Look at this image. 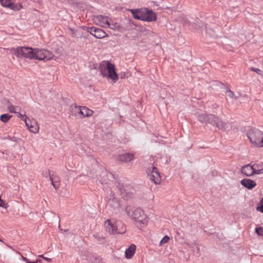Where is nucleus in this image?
<instances>
[{"instance_id": "obj_1", "label": "nucleus", "mask_w": 263, "mask_h": 263, "mask_svg": "<svg viewBox=\"0 0 263 263\" xmlns=\"http://www.w3.org/2000/svg\"><path fill=\"white\" fill-rule=\"evenodd\" d=\"M13 50L15 55L20 58L24 57L40 61L49 60L52 58V54L49 51L42 49L19 47Z\"/></svg>"}, {"instance_id": "obj_15", "label": "nucleus", "mask_w": 263, "mask_h": 263, "mask_svg": "<svg viewBox=\"0 0 263 263\" xmlns=\"http://www.w3.org/2000/svg\"><path fill=\"white\" fill-rule=\"evenodd\" d=\"M240 182L242 186L249 190L252 189L256 185V183L255 181L248 178L241 180Z\"/></svg>"}, {"instance_id": "obj_3", "label": "nucleus", "mask_w": 263, "mask_h": 263, "mask_svg": "<svg viewBox=\"0 0 263 263\" xmlns=\"http://www.w3.org/2000/svg\"><path fill=\"white\" fill-rule=\"evenodd\" d=\"M99 70L103 77H108L115 82L118 80L115 65L109 61H102L100 63Z\"/></svg>"}, {"instance_id": "obj_27", "label": "nucleus", "mask_w": 263, "mask_h": 263, "mask_svg": "<svg viewBox=\"0 0 263 263\" xmlns=\"http://www.w3.org/2000/svg\"><path fill=\"white\" fill-rule=\"evenodd\" d=\"M256 210L257 211L263 213V198L261 199V201L259 203V205L256 208Z\"/></svg>"}, {"instance_id": "obj_23", "label": "nucleus", "mask_w": 263, "mask_h": 263, "mask_svg": "<svg viewBox=\"0 0 263 263\" xmlns=\"http://www.w3.org/2000/svg\"><path fill=\"white\" fill-rule=\"evenodd\" d=\"M254 174H261L263 173V167L259 164H254L252 165Z\"/></svg>"}, {"instance_id": "obj_37", "label": "nucleus", "mask_w": 263, "mask_h": 263, "mask_svg": "<svg viewBox=\"0 0 263 263\" xmlns=\"http://www.w3.org/2000/svg\"><path fill=\"white\" fill-rule=\"evenodd\" d=\"M197 249L199 251V248L198 246H197Z\"/></svg>"}, {"instance_id": "obj_29", "label": "nucleus", "mask_w": 263, "mask_h": 263, "mask_svg": "<svg viewBox=\"0 0 263 263\" xmlns=\"http://www.w3.org/2000/svg\"><path fill=\"white\" fill-rule=\"evenodd\" d=\"M18 117L21 118L22 120H23L25 123L28 120L27 119V117L25 115H22L20 112L17 113Z\"/></svg>"}, {"instance_id": "obj_19", "label": "nucleus", "mask_w": 263, "mask_h": 263, "mask_svg": "<svg viewBox=\"0 0 263 263\" xmlns=\"http://www.w3.org/2000/svg\"><path fill=\"white\" fill-rule=\"evenodd\" d=\"M143 8L137 9H130V11L134 18L142 21Z\"/></svg>"}, {"instance_id": "obj_26", "label": "nucleus", "mask_w": 263, "mask_h": 263, "mask_svg": "<svg viewBox=\"0 0 263 263\" xmlns=\"http://www.w3.org/2000/svg\"><path fill=\"white\" fill-rule=\"evenodd\" d=\"M169 240H170V237L168 236H167V235L164 236L163 237V238L161 240V241L160 242V245L161 246L163 244L167 243L169 241Z\"/></svg>"}, {"instance_id": "obj_28", "label": "nucleus", "mask_w": 263, "mask_h": 263, "mask_svg": "<svg viewBox=\"0 0 263 263\" xmlns=\"http://www.w3.org/2000/svg\"><path fill=\"white\" fill-rule=\"evenodd\" d=\"M255 232L258 235L263 236V227L256 228Z\"/></svg>"}, {"instance_id": "obj_13", "label": "nucleus", "mask_w": 263, "mask_h": 263, "mask_svg": "<svg viewBox=\"0 0 263 263\" xmlns=\"http://www.w3.org/2000/svg\"><path fill=\"white\" fill-rule=\"evenodd\" d=\"M74 107L76 109L79 111V113L83 117H89L91 116L93 114V111L91 109H89L87 107L85 106H79L77 107L76 104L74 105Z\"/></svg>"}, {"instance_id": "obj_16", "label": "nucleus", "mask_w": 263, "mask_h": 263, "mask_svg": "<svg viewBox=\"0 0 263 263\" xmlns=\"http://www.w3.org/2000/svg\"><path fill=\"white\" fill-rule=\"evenodd\" d=\"M241 173L247 176H251L254 175L253 166L250 164L245 165L241 167Z\"/></svg>"}, {"instance_id": "obj_11", "label": "nucleus", "mask_w": 263, "mask_h": 263, "mask_svg": "<svg viewBox=\"0 0 263 263\" xmlns=\"http://www.w3.org/2000/svg\"><path fill=\"white\" fill-rule=\"evenodd\" d=\"M88 32L97 39H102L107 36L106 33L102 29L91 27L88 29Z\"/></svg>"}, {"instance_id": "obj_38", "label": "nucleus", "mask_w": 263, "mask_h": 263, "mask_svg": "<svg viewBox=\"0 0 263 263\" xmlns=\"http://www.w3.org/2000/svg\"><path fill=\"white\" fill-rule=\"evenodd\" d=\"M185 24L187 25V22L185 23Z\"/></svg>"}, {"instance_id": "obj_12", "label": "nucleus", "mask_w": 263, "mask_h": 263, "mask_svg": "<svg viewBox=\"0 0 263 263\" xmlns=\"http://www.w3.org/2000/svg\"><path fill=\"white\" fill-rule=\"evenodd\" d=\"M25 124L30 132L33 133H37L39 132V125L35 120H28Z\"/></svg>"}, {"instance_id": "obj_6", "label": "nucleus", "mask_w": 263, "mask_h": 263, "mask_svg": "<svg viewBox=\"0 0 263 263\" xmlns=\"http://www.w3.org/2000/svg\"><path fill=\"white\" fill-rule=\"evenodd\" d=\"M147 173L149 179L155 184H159L161 182V176L157 167L152 166L147 169Z\"/></svg>"}, {"instance_id": "obj_14", "label": "nucleus", "mask_w": 263, "mask_h": 263, "mask_svg": "<svg viewBox=\"0 0 263 263\" xmlns=\"http://www.w3.org/2000/svg\"><path fill=\"white\" fill-rule=\"evenodd\" d=\"M108 203L115 210L119 209L120 207V203L119 200L114 196V194L110 195Z\"/></svg>"}, {"instance_id": "obj_7", "label": "nucleus", "mask_w": 263, "mask_h": 263, "mask_svg": "<svg viewBox=\"0 0 263 263\" xmlns=\"http://www.w3.org/2000/svg\"><path fill=\"white\" fill-rule=\"evenodd\" d=\"M157 20L156 14L152 10L143 8L142 21L151 22Z\"/></svg>"}, {"instance_id": "obj_18", "label": "nucleus", "mask_w": 263, "mask_h": 263, "mask_svg": "<svg viewBox=\"0 0 263 263\" xmlns=\"http://www.w3.org/2000/svg\"><path fill=\"white\" fill-rule=\"evenodd\" d=\"M212 119H214V115L211 114H201L198 116L199 121L203 123L206 122L210 123V122L211 121Z\"/></svg>"}, {"instance_id": "obj_17", "label": "nucleus", "mask_w": 263, "mask_h": 263, "mask_svg": "<svg viewBox=\"0 0 263 263\" xmlns=\"http://www.w3.org/2000/svg\"><path fill=\"white\" fill-rule=\"evenodd\" d=\"M136 247L135 245L132 244L125 251V256L127 259H130L135 254Z\"/></svg>"}, {"instance_id": "obj_34", "label": "nucleus", "mask_w": 263, "mask_h": 263, "mask_svg": "<svg viewBox=\"0 0 263 263\" xmlns=\"http://www.w3.org/2000/svg\"><path fill=\"white\" fill-rule=\"evenodd\" d=\"M23 260L26 263H31V261L26 257H23Z\"/></svg>"}, {"instance_id": "obj_35", "label": "nucleus", "mask_w": 263, "mask_h": 263, "mask_svg": "<svg viewBox=\"0 0 263 263\" xmlns=\"http://www.w3.org/2000/svg\"><path fill=\"white\" fill-rule=\"evenodd\" d=\"M83 29L84 30H86L87 31H88V29H90L91 28V27H86V26H83Z\"/></svg>"}, {"instance_id": "obj_30", "label": "nucleus", "mask_w": 263, "mask_h": 263, "mask_svg": "<svg viewBox=\"0 0 263 263\" xmlns=\"http://www.w3.org/2000/svg\"><path fill=\"white\" fill-rule=\"evenodd\" d=\"M8 205L7 203H5V202L2 199L0 201V207L3 208L4 209H7Z\"/></svg>"}, {"instance_id": "obj_25", "label": "nucleus", "mask_w": 263, "mask_h": 263, "mask_svg": "<svg viewBox=\"0 0 263 263\" xmlns=\"http://www.w3.org/2000/svg\"><path fill=\"white\" fill-rule=\"evenodd\" d=\"M226 96L230 97L231 99H237L238 98V96L235 95L234 93L230 90V89L227 90L226 92Z\"/></svg>"}, {"instance_id": "obj_10", "label": "nucleus", "mask_w": 263, "mask_h": 263, "mask_svg": "<svg viewBox=\"0 0 263 263\" xmlns=\"http://www.w3.org/2000/svg\"><path fill=\"white\" fill-rule=\"evenodd\" d=\"M210 124L216 126L217 128L222 130H227L229 127L228 123L223 122L218 117L214 116V119L210 122Z\"/></svg>"}, {"instance_id": "obj_24", "label": "nucleus", "mask_w": 263, "mask_h": 263, "mask_svg": "<svg viewBox=\"0 0 263 263\" xmlns=\"http://www.w3.org/2000/svg\"><path fill=\"white\" fill-rule=\"evenodd\" d=\"M12 115H10L8 114H3L0 116V120L3 122L6 123L12 118Z\"/></svg>"}, {"instance_id": "obj_20", "label": "nucleus", "mask_w": 263, "mask_h": 263, "mask_svg": "<svg viewBox=\"0 0 263 263\" xmlns=\"http://www.w3.org/2000/svg\"><path fill=\"white\" fill-rule=\"evenodd\" d=\"M134 158V155L132 154H124L118 156V160L121 162H130Z\"/></svg>"}, {"instance_id": "obj_31", "label": "nucleus", "mask_w": 263, "mask_h": 263, "mask_svg": "<svg viewBox=\"0 0 263 263\" xmlns=\"http://www.w3.org/2000/svg\"><path fill=\"white\" fill-rule=\"evenodd\" d=\"M251 70L253 71L256 72L258 74L261 75V71L258 68L252 67L251 68Z\"/></svg>"}, {"instance_id": "obj_8", "label": "nucleus", "mask_w": 263, "mask_h": 263, "mask_svg": "<svg viewBox=\"0 0 263 263\" xmlns=\"http://www.w3.org/2000/svg\"><path fill=\"white\" fill-rule=\"evenodd\" d=\"M0 3L3 7L9 8L14 11H18L23 7L19 3H15V0H0Z\"/></svg>"}, {"instance_id": "obj_4", "label": "nucleus", "mask_w": 263, "mask_h": 263, "mask_svg": "<svg viewBox=\"0 0 263 263\" xmlns=\"http://www.w3.org/2000/svg\"><path fill=\"white\" fill-rule=\"evenodd\" d=\"M104 226L106 231L113 235L123 234L126 230L125 225L121 221L114 219L106 220Z\"/></svg>"}, {"instance_id": "obj_36", "label": "nucleus", "mask_w": 263, "mask_h": 263, "mask_svg": "<svg viewBox=\"0 0 263 263\" xmlns=\"http://www.w3.org/2000/svg\"><path fill=\"white\" fill-rule=\"evenodd\" d=\"M41 261V260H40V259H37V260H36V262H37V263L38 262H40Z\"/></svg>"}, {"instance_id": "obj_22", "label": "nucleus", "mask_w": 263, "mask_h": 263, "mask_svg": "<svg viewBox=\"0 0 263 263\" xmlns=\"http://www.w3.org/2000/svg\"><path fill=\"white\" fill-rule=\"evenodd\" d=\"M7 108L10 112L14 113V114H17L21 110L20 107H19L18 106L13 105L11 103H10L9 102H8V105H7Z\"/></svg>"}, {"instance_id": "obj_2", "label": "nucleus", "mask_w": 263, "mask_h": 263, "mask_svg": "<svg viewBox=\"0 0 263 263\" xmlns=\"http://www.w3.org/2000/svg\"><path fill=\"white\" fill-rule=\"evenodd\" d=\"M126 212L127 215L134 220L137 227L143 228L147 225L148 218L141 208L127 206Z\"/></svg>"}, {"instance_id": "obj_32", "label": "nucleus", "mask_w": 263, "mask_h": 263, "mask_svg": "<svg viewBox=\"0 0 263 263\" xmlns=\"http://www.w3.org/2000/svg\"><path fill=\"white\" fill-rule=\"evenodd\" d=\"M39 257L43 258L44 259H45V260H46L47 261L51 262L52 261L51 258L45 257L43 255H39Z\"/></svg>"}, {"instance_id": "obj_39", "label": "nucleus", "mask_w": 263, "mask_h": 263, "mask_svg": "<svg viewBox=\"0 0 263 263\" xmlns=\"http://www.w3.org/2000/svg\"><path fill=\"white\" fill-rule=\"evenodd\" d=\"M0 241H2V240L0 239Z\"/></svg>"}, {"instance_id": "obj_9", "label": "nucleus", "mask_w": 263, "mask_h": 263, "mask_svg": "<svg viewBox=\"0 0 263 263\" xmlns=\"http://www.w3.org/2000/svg\"><path fill=\"white\" fill-rule=\"evenodd\" d=\"M108 17L104 15L96 16L94 18L95 23L102 27L110 28Z\"/></svg>"}, {"instance_id": "obj_5", "label": "nucleus", "mask_w": 263, "mask_h": 263, "mask_svg": "<svg viewBox=\"0 0 263 263\" xmlns=\"http://www.w3.org/2000/svg\"><path fill=\"white\" fill-rule=\"evenodd\" d=\"M247 137L254 146H263V133L260 130L256 128L250 129L247 133Z\"/></svg>"}, {"instance_id": "obj_21", "label": "nucleus", "mask_w": 263, "mask_h": 263, "mask_svg": "<svg viewBox=\"0 0 263 263\" xmlns=\"http://www.w3.org/2000/svg\"><path fill=\"white\" fill-rule=\"evenodd\" d=\"M50 180L55 190L58 189L60 185V180L59 177L57 175H50Z\"/></svg>"}, {"instance_id": "obj_33", "label": "nucleus", "mask_w": 263, "mask_h": 263, "mask_svg": "<svg viewBox=\"0 0 263 263\" xmlns=\"http://www.w3.org/2000/svg\"><path fill=\"white\" fill-rule=\"evenodd\" d=\"M23 260L26 263H31V261L26 257H23Z\"/></svg>"}]
</instances>
